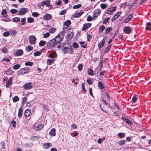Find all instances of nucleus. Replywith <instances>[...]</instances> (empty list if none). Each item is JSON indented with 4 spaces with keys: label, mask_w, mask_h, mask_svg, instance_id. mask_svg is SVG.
I'll list each match as a JSON object with an SVG mask.
<instances>
[{
    "label": "nucleus",
    "mask_w": 151,
    "mask_h": 151,
    "mask_svg": "<svg viewBox=\"0 0 151 151\" xmlns=\"http://www.w3.org/2000/svg\"><path fill=\"white\" fill-rule=\"evenodd\" d=\"M33 63L31 62H28L25 63V65L26 66H32L33 65Z\"/></svg>",
    "instance_id": "obj_34"
},
{
    "label": "nucleus",
    "mask_w": 151,
    "mask_h": 151,
    "mask_svg": "<svg viewBox=\"0 0 151 151\" xmlns=\"http://www.w3.org/2000/svg\"><path fill=\"white\" fill-rule=\"evenodd\" d=\"M54 61L55 60L54 59H48L47 60V63L49 65L53 64Z\"/></svg>",
    "instance_id": "obj_25"
},
{
    "label": "nucleus",
    "mask_w": 151,
    "mask_h": 151,
    "mask_svg": "<svg viewBox=\"0 0 151 151\" xmlns=\"http://www.w3.org/2000/svg\"><path fill=\"white\" fill-rule=\"evenodd\" d=\"M111 45H110L107 46L104 51V52L105 53L107 52L109 50V49L111 47Z\"/></svg>",
    "instance_id": "obj_50"
},
{
    "label": "nucleus",
    "mask_w": 151,
    "mask_h": 151,
    "mask_svg": "<svg viewBox=\"0 0 151 151\" xmlns=\"http://www.w3.org/2000/svg\"><path fill=\"white\" fill-rule=\"evenodd\" d=\"M32 15L34 17H37L40 15V14L37 12H33L32 13Z\"/></svg>",
    "instance_id": "obj_49"
},
{
    "label": "nucleus",
    "mask_w": 151,
    "mask_h": 151,
    "mask_svg": "<svg viewBox=\"0 0 151 151\" xmlns=\"http://www.w3.org/2000/svg\"><path fill=\"white\" fill-rule=\"evenodd\" d=\"M44 125L43 124H40L38 125L36 127L37 128V130H40L42 129Z\"/></svg>",
    "instance_id": "obj_29"
},
{
    "label": "nucleus",
    "mask_w": 151,
    "mask_h": 151,
    "mask_svg": "<svg viewBox=\"0 0 151 151\" xmlns=\"http://www.w3.org/2000/svg\"><path fill=\"white\" fill-rule=\"evenodd\" d=\"M1 14L3 16V17L4 18H6L7 16V12L6 9H3L1 12Z\"/></svg>",
    "instance_id": "obj_21"
},
{
    "label": "nucleus",
    "mask_w": 151,
    "mask_h": 151,
    "mask_svg": "<svg viewBox=\"0 0 151 151\" xmlns=\"http://www.w3.org/2000/svg\"><path fill=\"white\" fill-rule=\"evenodd\" d=\"M1 50L4 53H6L7 51V49L6 47H4L2 48Z\"/></svg>",
    "instance_id": "obj_58"
},
{
    "label": "nucleus",
    "mask_w": 151,
    "mask_h": 151,
    "mask_svg": "<svg viewBox=\"0 0 151 151\" xmlns=\"http://www.w3.org/2000/svg\"><path fill=\"white\" fill-rule=\"evenodd\" d=\"M123 31L126 34H130L131 32V27L129 26H125L123 29Z\"/></svg>",
    "instance_id": "obj_7"
},
{
    "label": "nucleus",
    "mask_w": 151,
    "mask_h": 151,
    "mask_svg": "<svg viewBox=\"0 0 151 151\" xmlns=\"http://www.w3.org/2000/svg\"><path fill=\"white\" fill-rule=\"evenodd\" d=\"M64 36V33L61 32L58 34L55 38L53 39L55 40V42L58 45L57 48H60L61 47V46L60 43L63 40Z\"/></svg>",
    "instance_id": "obj_1"
},
{
    "label": "nucleus",
    "mask_w": 151,
    "mask_h": 151,
    "mask_svg": "<svg viewBox=\"0 0 151 151\" xmlns=\"http://www.w3.org/2000/svg\"><path fill=\"white\" fill-rule=\"evenodd\" d=\"M20 20V18L19 17H15L12 19V21L14 22H18Z\"/></svg>",
    "instance_id": "obj_39"
},
{
    "label": "nucleus",
    "mask_w": 151,
    "mask_h": 151,
    "mask_svg": "<svg viewBox=\"0 0 151 151\" xmlns=\"http://www.w3.org/2000/svg\"><path fill=\"white\" fill-rule=\"evenodd\" d=\"M87 73L89 75H91V76H93L94 75V73H93V70L91 69L88 70Z\"/></svg>",
    "instance_id": "obj_31"
},
{
    "label": "nucleus",
    "mask_w": 151,
    "mask_h": 151,
    "mask_svg": "<svg viewBox=\"0 0 151 151\" xmlns=\"http://www.w3.org/2000/svg\"><path fill=\"white\" fill-rule=\"evenodd\" d=\"M20 67V65L19 64H17L14 65L13 68L14 70L18 69Z\"/></svg>",
    "instance_id": "obj_40"
},
{
    "label": "nucleus",
    "mask_w": 151,
    "mask_h": 151,
    "mask_svg": "<svg viewBox=\"0 0 151 151\" xmlns=\"http://www.w3.org/2000/svg\"><path fill=\"white\" fill-rule=\"evenodd\" d=\"M62 49L64 53H67L72 54L73 53V50L72 46L69 44H66L63 45L62 47Z\"/></svg>",
    "instance_id": "obj_2"
},
{
    "label": "nucleus",
    "mask_w": 151,
    "mask_h": 151,
    "mask_svg": "<svg viewBox=\"0 0 151 151\" xmlns=\"http://www.w3.org/2000/svg\"><path fill=\"white\" fill-rule=\"evenodd\" d=\"M116 8L114 7H112L109 8L107 11V14H111L114 12L116 10Z\"/></svg>",
    "instance_id": "obj_10"
},
{
    "label": "nucleus",
    "mask_w": 151,
    "mask_h": 151,
    "mask_svg": "<svg viewBox=\"0 0 151 151\" xmlns=\"http://www.w3.org/2000/svg\"><path fill=\"white\" fill-rule=\"evenodd\" d=\"M137 99V98L136 97L135 95H133L132 100V103H134L136 102Z\"/></svg>",
    "instance_id": "obj_45"
},
{
    "label": "nucleus",
    "mask_w": 151,
    "mask_h": 151,
    "mask_svg": "<svg viewBox=\"0 0 151 151\" xmlns=\"http://www.w3.org/2000/svg\"><path fill=\"white\" fill-rule=\"evenodd\" d=\"M12 79L13 78L12 77H11L9 78V80L6 84V88H9L12 83Z\"/></svg>",
    "instance_id": "obj_12"
},
{
    "label": "nucleus",
    "mask_w": 151,
    "mask_h": 151,
    "mask_svg": "<svg viewBox=\"0 0 151 151\" xmlns=\"http://www.w3.org/2000/svg\"><path fill=\"white\" fill-rule=\"evenodd\" d=\"M55 129L54 128H52L49 132V134L51 136H55L56 135Z\"/></svg>",
    "instance_id": "obj_19"
},
{
    "label": "nucleus",
    "mask_w": 151,
    "mask_h": 151,
    "mask_svg": "<svg viewBox=\"0 0 151 151\" xmlns=\"http://www.w3.org/2000/svg\"><path fill=\"white\" fill-rule=\"evenodd\" d=\"M52 146V144L50 143H45L43 145V147L46 149H47L51 147Z\"/></svg>",
    "instance_id": "obj_23"
},
{
    "label": "nucleus",
    "mask_w": 151,
    "mask_h": 151,
    "mask_svg": "<svg viewBox=\"0 0 151 151\" xmlns=\"http://www.w3.org/2000/svg\"><path fill=\"white\" fill-rule=\"evenodd\" d=\"M27 22L28 23H32L34 21V19L32 17H28L27 19Z\"/></svg>",
    "instance_id": "obj_30"
},
{
    "label": "nucleus",
    "mask_w": 151,
    "mask_h": 151,
    "mask_svg": "<svg viewBox=\"0 0 151 151\" xmlns=\"http://www.w3.org/2000/svg\"><path fill=\"white\" fill-rule=\"evenodd\" d=\"M23 51L21 49L17 50L16 53V55L17 56H19L23 54Z\"/></svg>",
    "instance_id": "obj_24"
},
{
    "label": "nucleus",
    "mask_w": 151,
    "mask_h": 151,
    "mask_svg": "<svg viewBox=\"0 0 151 151\" xmlns=\"http://www.w3.org/2000/svg\"><path fill=\"white\" fill-rule=\"evenodd\" d=\"M82 6L81 4H78L75 5L73 7V8L74 9H76L81 8Z\"/></svg>",
    "instance_id": "obj_36"
},
{
    "label": "nucleus",
    "mask_w": 151,
    "mask_h": 151,
    "mask_svg": "<svg viewBox=\"0 0 151 151\" xmlns=\"http://www.w3.org/2000/svg\"><path fill=\"white\" fill-rule=\"evenodd\" d=\"M22 104H23L27 101V97H24L22 99Z\"/></svg>",
    "instance_id": "obj_55"
},
{
    "label": "nucleus",
    "mask_w": 151,
    "mask_h": 151,
    "mask_svg": "<svg viewBox=\"0 0 151 151\" xmlns=\"http://www.w3.org/2000/svg\"><path fill=\"white\" fill-rule=\"evenodd\" d=\"M31 112L30 109H27L24 112V115L26 119L29 116Z\"/></svg>",
    "instance_id": "obj_16"
},
{
    "label": "nucleus",
    "mask_w": 151,
    "mask_h": 151,
    "mask_svg": "<svg viewBox=\"0 0 151 151\" xmlns=\"http://www.w3.org/2000/svg\"><path fill=\"white\" fill-rule=\"evenodd\" d=\"M125 140H121L119 141L118 143L120 145H123L125 144Z\"/></svg>",
    "instance_id": "obj_38"
},
{
    "label": "nucleus",
    "mask_w": 151,
    "mask_h": 151,
    "mask_svg": "<svg viewBox=\"0 0 151 151\" xmlns=\"http://www.w3.org/2000/svg\"><path fill=\"white\" fill-rule=\"evenodd\" d=\"M73 46L75 48H77L79 47V45L76 42H74L72 44Z\"/></svg>",
    "instance_id": "obj_42"
},
{
    "label": "nucleus",
    "mask_w": 151,
    "mask_h": 151,
    "mask_svg": "<svg viewBox=\"0 0 151 151\" xmlns=\"http://www.w3.org/2000/svg\"><path fill=\"white\" fill-rule=\"evenodd\" d=\"M109 18V17H106L104 19L103 22V24H106L108 22Z\"/></svg>",
    "instance_id": "obj_48"
},
{
    "label": "nucleus",
    "mask_w": 151,
    "mask_h": 151,
    "mask_svg": "<svg viewBox=\"0 0 151 151\" xmlns=\"http://www.w3.org/2000/svg\"><path fill=\"white\" fill-rule=\"evenodd\" d=\"M83 67V65L82 64H81L79 65H78V69L79 71H81L82 69V68Z\"/></svg>",
    "instance_id": "obj_51"
},
{
    "label": "nucleus",
    "mask_w": 151,
    "mask_h": 151,
    "mask_svg": "<svg viewBox=\"0 0 151 151\" xmlns=\"http://www.w3.org/2000/svg\"><path fill=\"white\" fill-rule=\"evenodd\" d=\"M100 6L101 8L103 9H105L107 6L106 4H101L100 5Z\"/></svg>",
    "instance_id": "obj_56"
},
{
    "label": "nucleus",
    "mask_w": 151,
    "mask_h": 151,
    "mask_svg": "<svg viewBox=\"0 0 151 151\" xmlns=\"http://www.w3.org/2000/svg\"><path fill=\"white\" fill-rule=\"evenodd\" d=\"M105 41L104 39L100 41V43H99L98 47L99 48H101L104 45Z\"/></svg>",
    "instance_id": "obj_17"
},
{
    "label": "nucleus",
    "mask_w": 151,
    "mask_h": 151,
    "mask_svg": "<svg viewBox=\"0 0 151 151\" xmlns=\"http://www.w3.org/2000/svg\"><path fill=\"white\" fill-rule=\"evenodd\" d=\"M105 26L104 25H101L99 28V32L101 33L103 32L104 29H105Z\"/></svg>",
    "instance_id": "obj_33"
},
{
    "label": "nucleus",
    "mask_w": 151,
    "mask_h": 151,
    "mask_svg": "<svg viewBox=\"0 0 151 151\" xmlns=\"http://www.w3.org/2000/svg\"><path fill=\"white\" fill-rule=\"evenodd\" d=\"M41 52L39 51H37L35 52L34 53V55L35 56H39L40 55Z\"/></svg>",
    "instance_id": "obj_46"
},
{
    "label": "nucleus",
    "mask_w": 151,
    "mask_h": 151,
    "mask_svg": "<svg viewBox=\"0 0 151 151\" xmlns=\"http://www.w3.org/2000/svg\"><path fill=\"white\" fill-rule=\"evenodd\" d=\"M10 33L11 35H14L16 34V32L15 30H12L10 32Z\"/></svg>",
    "instance_id": "obj_60"
},
{
    "label": "nucleus",
    "mask_w": 151,
    "mask_h": 151,
    "mask_svg": "<svg viewBox=\"0 0 151 151\" xmlns=\"http://www.w3.org/2000/svg\"><path fill=\"white\" fill-rule=\"evenodd\" d=\"M43 19L45 20L48 21L52 18V16L50 14L47 13L43 17Z\"/></svg>",
    "instance_id": "obj_9"
},
{
    "label": "nucleus",
    "mask_w": 151,
    "mask_h": 151,
    "mask_svg": "<svg viewBox=\"0 0 151 151\" xmlns=\"http://www.w3.org/2000/svg\"><path fill=\"white\" fill-rule=\"evenodd\" d=\"M10 33L8 32H5L3 34V36L4 37H8Z\"/></svg>",
    "instance_id": "obj_54"
},
{
    "label": "nucleus",
    "mask_w": 151,
    "mask_h": 151,
    "mask_svg": "<svg viewBox=\"0 0 151 151\" xmlns=\"http://www.w3.org/2000/svg\"><path fill=\"white\" fill-rule=\"evenodd\" d=\"M29 71V69L27 67H25L24 68H22L20 69L18 71V74L19 75L24 74L28 72Z\"/></svg>",
    "instance_id": "obj_4"
},
{
    "label": "nucleus",
    "mask_w": 151,
    "mask_h": 151,
    "mask_svg": "<svg viewBox=\"0 0 151 151\" xmlns=\"http://www.w3.org/2000/svg\"><path fill=\"white\" fill-rule=\"evenodd\" d=\"M11 124H12V126L14 127L16 126V122L15 121L12 120L11 122Z\"/></svg>",
    "instance_id": "obj_64"
},
{
    "label": "nucleus",
    "mask_w": 151,
    "mask_h": 151,
    "mask_svg": "<svg viewBox=\"0 0 151 151\" xmlns=\"http://www.w3.org/2000/svg\"><path fill=\"white\" fill-rule=\"evenodd\" d=\"M57 54L54 52H52L51 53L49 54L48 57L52 58H53L55 56H56Z\"/></svg>",
    "instance_id": "obj_27"
},
{
    "label": "nucleus",
    "mask_w": 151,
    "mask_h": 151,
    "mask_svg": "<svg viewBox=\"0 0 151 151\" xmlns=\"http://www.w3.org/2000/svg\"><path fill=\"white\" fill-rule=\"evenodd\" d=\"M19 100V98L17 96H15L13 98V101L14 102H17Z\"/></svg>",
    "instance_id": "obj_35"
},
{
    "label": "nucleus",
    "mask_w": 151,
    "mask_h": 151,
    "mask_svg": "<svg viewBox=\"0 0 151 151\" xmlns=\"http://www.w3.org/2000/svg\"><path fill=\"white\" fill-rule=\"evenodd\" d=\"M71 23L70 21V20H68L65 22L64 24L66 26H68Z\"/></svg>",
    "instance_id": "obj_43"
},
{
    "label": "nucleus",
    "mask_w": 151,
    "mask_h": 151,
    "mask_svg": "<svg viewBox=\"0 0 151 151\" xmlns=\"http://www.w3.org/2000/svg\"><path fill=\"white\" fill-rule=\"evenodd\" d=\"M66 12V11L65 9H64L62 11H61L59 13V14L60 15H63L65 14Z\"/></svg>",
    "instance_id": "obj_57"
},
{
    "label": "nucleus",
    "mask_w": 151,
    "mask_h": 151,
    "mask_svg": "<svg viewBox=\"0 0 151 151\" xmlns=\"http://www.w3.org/2000/svg\"><path fill=\"white\" fill-rule=\"evenodd\" d=\"M17 10L15 9H12L10 10V12L11 13L13 14H15L17 13Z\"/></svg>",
    "instance_id": "obj_47"
},
{
    "label": "nucleus",
    "mask_w": 151,
    "mask_h": 151,
    "mask_svg": "<svg viewBox=\"0 0 151 151\" xmlns=\"http://www.w3.org/2000/svg\"><path fill=\"white\" fill-rule=\"evenodd\" d=\"M36 37L34 36H31L29 39V41L30 44L32 45L35 43Z\"/></svg>",
    "instance_id": "obj_5"
},
{
    "label": "nucleus",
    "mask_w": 151,
    "mask_h": 151,
    "mask_svg": "<svg viewBox=\"0 0 151 151\" xmlns=\"http://www.w3.org/2000/svg\"><path fill=\"white\" fill-rule=\"evenodd\" d=\"M58 45L55 42V40L54 39H52L50 40L47 44V47L48 49H50L52 47H57Z\"/></svg>",
    "instance_id": "obj_3"
},
{
    "label": "nucleus",
    "mask_w": 151,
    "mask_h": 151,
    "mask_svg": "<svg viewBox=\"0 0 151 151\" xmlns=\"http://www.w3.org/2000/svg\"><path fill=\"white\" fill-rule=\"evenodd\" d=\"M111 27H108L105 29V32L106 33H108L111 30Z\"/></svg>",
    "instance_id": "obj_61"
},
{
    "label": "nucleus",
    "mask_w": 151,
    "mask_h": 151,
    "mask_svg": "<svg viewBox=\"0 0 151 151\" xmlns=\"http://www.w3.org/2000/svg\"><path fill=\"white\" fill-rule=\"evenodd\" d=\"M50 35V34L49 32H46L43 35V37L45 38H47Z\"/></svg>",
    "instance_id": "obj_53"
},
{
    "label": "nucleus",
    "mask_w": 151,
    "mask_h": 151,
    "mask_svg": "<svg viewBox=\"0 0 151 151\" xmlns=\"http://www.w3.org/2000/svg\"><path fill=\"white\" fill-rule=\"evenodd\" d=\"M6 72L8 75H11L13 73V71L11 69H8Z\"/></svg>",
    "instance_id": "obj_52"
},
{
    "label": "nucleus",
    "mask_w": 151,
    "mask_h": 151,
    "mask_svg": "<svg viewBox=\"0 0 151 151\" xmlns=\"http://www.w3.org/2000/svg\"><path fill=\"white\" fill-rule=\"evenodd\" d=\"M23 112V109L21 107L19 108L18 112V116L19 118L20 119L22 116V114Z\"/></svg>",
    "instance_id": "obj_22"
},
{
    "label": "nucleus",
    "mask_w": 151,
    "mask_h": 151,
    "mask_svg": "<svg viewBox=\"0 0 151 151\" xmlns=\"http://www.w3.org/2000/svg\"><path fill=\"white\" fill-rule=\"evenodd\" d=\"M56 28H52L49 29V32L52 33H54L56 31Z\"/></svg>",
    "instance_id": "obj_41"
},
{
    "label": "nucleus",
    "mask_w": 151,
    "mask_h": 151,
    "mask_svg": "<svg viewBox=\"0 0 151 151\" xmlns=\"http://www.w3.org/2000/svg\"><path fill=\"white\" fill-rule=\"evenodd\" d=\"M42 6L45 5L49 7L50 6V1L49 0H45L42 2L41 3Z\"/></svg>",
    "instance_id": "obj_14"
},
{
    "label": "nucleus",
    "mask_w": 151,
    "mask_h": 151,
    "mask_svg": "<svg viewBox=\"0 0 151 151\" xmlns=\"http://www.w3.org/2000/svg\"><path fill=\"white\" fill-rule=\"evenodd\" d=\"M94 14H93V17H97L100 14L101 11L99 9H95L94 11Z\"/></svg>",
    "instance_id": "obj_11"
},
{
    "label": "nucleus",
    "mask_w": 151,
    "mask_h": 151,
    "mask_svg": "<svg viewBox=\"0 0 151 151\" xmlns=\"http://www.w3.org/2000/svg\"><path fill=\"white\" fill-rule=\"evenodd\" d=\"M80 44L81 47L83 48H86L87 47V45L86 44H84V42H80Z\"/></svg>",
    "instance_id": "obj_44"
},
{
    "label": "nucleus",
    "mask_w": 151,
    "mask_h": 151,
    "mask_svg": "<svg viewBox=\"0 0 151 151\" xmlns=\"http://www.w3.org/2000/svg\"><path fill=\"white\" fill-rule=\"evenodd\" d=\"M92 19V17L90 15H88V16L87 18V20L88 21H91Z\"/></svg>",
    "instance_id": "obj_62"
},
{
    "label": "nucleus",
    "mask_w": 151,
    "mask_h": 151,
    "mask_svg": "<svg viewBox=\"0 0 151 151\" xmlns=\"http://www.w3.org/2000/svg\"><path fill=\"white\" fill-rule=\"evenodd\" d=\"M122 119L123 121L124 122L128 124L131 125L132 124V123L131 121L125 118L122 117Z\"/></svg>",
    "instance_id": "obj_18"
},
{
    "label": "nucleus",
    "mask_w": 151,
    "mask_h": 151,
    "mask_svg": "<svg viewBox=\"0 0 151 151\" xmlns=\"http://www.w3.org/2000/svg\"><path fill=\"white\" fill-rule=\"evenodd\" d=\"M33 49V47L29 45L26 47V50L27 52H29L32 50Z\"/></svg>",
    "instance_id": "obj_26"
},
{
    "label": "nucleus",
    "mask_w": 151,
    "mask_h": 151,
    "mask_svg": "<svg viewBox=\"0 0 151 151\" xmlns=\"http://www.w3.org/2000/svg\"><path fill=\"white\" fill-rule=\"evenodd\" d=\"M46 42L43 40L40 41L39 43V45L40 47L43 46L45 44Z\"/></svg>",
    "instance_id": "obj_32"
},
{
    "label": "nucleus",
    "mask_w": 151,
    "mask_h": 151,
    "mask_svg": "<svg viewBox=\"0 0 151 151\" xmlns=\"http://www.w3.org/2000/svg\"><path fill=\"white\" fill-rule=\"evenodd\" d=\"M74 34L73 32H71L66 36V37L68 38V40H71Z\"/></svg>",
    "instance_id": "obj_20"
},
{
    "label": "nucleus",
    "mask_w": 151,
    "mask_h": 151,
    "mask_svg": "<svg viewBox=\"0 0 151 151\" xmlns=\"http://www.w3.org/2000/svg\"><path fill=\"white\" fill-rule=\"evenodd\" d=\"M27 9L26 8L21 9L18 12V14L20 15H24L27 12Z\"/></svg>",
    "instance_id": "obj_8"
},
{
    "label": "nucleus",
    "mask_w": 151,
    "mask_h": 151,
    "mask_svg": "<svg viewBox=\"0 0 151 151\" xmlns=\"http://www.w3.org/2000/svg\"><path fill=\"white\" fill-rule=\"evenodd\" d=\"M121 12H118L114 16L112 19L111 21L112 22H114L115 20L117 18L121 15Z\"/></svg>",
    "instance_id": "obj_15"
},
{
    "label": "nucleus",
    "mask_w": 151,
    "mask_h": 151,
    "mask_svg": "<svg viewBox=\"0 0 151 151\" xmlns=\"http://www.w3.org/2000/svg\"><path fill=\"white\" fill-rule=\"evenodd\" d=\"M117 135L120 138H123L125 137V135L123 133H119Z\"/></svg>",
    "instance_id": "obj_37"
},
{
    "label": "nucleus",
    "mask_w": 151,
    "mask_h": 151,
    "mask_svg": "<svg viewBox=\"0 0 151 151\" xmlns=\"http://www.w3.org/2000/svg\"><path fill=\"white\" fill-rule=\"evenodd\" d=\"M98 86L99 88L101 89H102L104 88V86L103 84L100 82H99Z\"/></svg>",
    "instance_id": "obj_28"
},
{
    "label": "nucleus",
    "mask_w": 151,
    "mask_h": 151,
    "mask_svg": "<svg viewBox=\"0 0 151 151\" xmlns=\"http://www.w3.org/2000/svg\"><path fill=\"white\" fill-rule=\"evenodd\" d=\"M91 26V23H86L83 25V27L82 28L83 31L87 29L88 28L90 27Z\"/></svg>",
    "instance_id": "obj_13"
},
{
    "label": "nucleus",
    "mask_w": 151,
    "mask_h": 151,
    "mask_svg": "<svg viewBox=\"0 0 151 151\" xmlns=\"http://www.w3.org/2000/svg\"><path fill=\"white\" fill-rule=\"evenodd\" d=\"M82 89L84 92L86 91V90L85 88V85L83 83H82L81 85Z\"/></svg>",
    "instance_id": "obj_59"
},
{
    "label": "nucleus",
    "mask_w": 151,
    "mask_h": 151,
    "mask_svg": "<svg viewBox=\"0 0 151 151\" xmlns=\"http://www.w3.org/2000/svg\"><path fill=\"white\" fill-rule=\"evenodd\" d=\"M32 83L31 82L26 83L24 85L23 87L25 89L29 90L32 88Z\"/></svg>",
    "instance_id": "obj_6"
},
{
    "label": "nucleus",
    "mask_w": 151,
    "mask_h": 151,
    "mask_svg": "<svg viewBox=\"0 0 151 151\" xmlns=\"http://www.w3.org/2000/svg\"><path fill=\"white\" fill-rule=\"evenodd\" d=\"M74 17H79L81 16V14L78 13H75L73 15Z\"/></svg>",
    "instance_id": "obj_63"
}]
</instances>
